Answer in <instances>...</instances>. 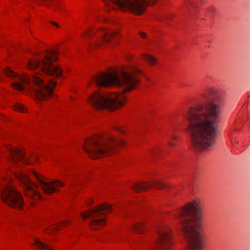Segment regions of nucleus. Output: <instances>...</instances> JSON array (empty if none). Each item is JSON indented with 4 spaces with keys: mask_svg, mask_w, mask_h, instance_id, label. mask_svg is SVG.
Wrapping results in <instances>:
<instances>
[{
    "mask_svg": "<svg viewBox=\"0 0 250 250\" xmlns=\"http://www.w3.org/2000/svg\"><path fill=\"white\" fill-rule=\"evenodd\" d=\"M206 96L211 99L206 104L190 106L185 115L188 122L186 130L190 135L192 146L200 151L210 149L215 144L222 113L218 90L209 88Z\"/></svg>",
    "mask_w": 250,
    "mask_h": 250,
    "instance_id": "obj_1",
    "label": "nucleus"
},
{
    "mask_svg": "<svg viewBox=\"0 0 250 250\" xmlns=\"http://www.w3.org/2000/svg\"><path fill=\"white\" fill-rule=\"evenodd\" d=\"M139 73L140 71L134 68L131 71L112 70L98 73L92 77V82L98 86H114L119 88L120 91L118 94L112 95L95 92L88 98V102L97 109L111 110L121 106L125 101V97L122 94L130 91L138 83L139 81L135 74Z\"/></svg>",
    "mask_w": 250,
    "mask_h": 250,
    "instance_id": "obj_2",
    "label": "nucleus"
},
{
    "mask_svg": "<svg viewBox=\"0 0 250 250\" xmlns=\"http://www.w3.org/2000/svg\"><path fill=\"white\" fill-rule=\"evenodd\" d=\"M201 213L198 201L178 209L174 213L187 241V250H201L203 248L206 237L201 229Z\"/></svg>",
    "mask_w": 250,
    "mask_h": 250,
    "instance_id": "obj_3",
    "label": "nucleus"
},
{
    "mask_svg": "<svg viewBox=\"0 0 250 250\" xmlns=\"http://www.w3.org/2000/svg\"><path fill=\"white\" fill-rule=\"evenodd\" d=\"M3 75L15 80L11 85L15 88L22 91L25 87L23 84L27 85L28 88L32 91L39 100H43L52 95L53 88L56 83L52 80H48L45 83L38 76L34 75L30 77L27 75L19 76L9 68H5L3 71Z\"/></svg>",
    "mask_w": 250,
    "mask_h": 250,
    "instance_id": "obj_4",
    "label": "nucleus"
},
{
    "mask_svg": "<svg viewBox=\"0 0 250 250\" xmlns=\"http://www.w3.org/2000/svg\"><path fill=\"white\" fill-rule=\"evenodd\" d=\"M124 143L122 139H116L111 135H97L85 141L83 148L91 158L96 159L113 154L115 148L122 147Z\"/></svg>",
    "mask_w": 250,
    "mask_h": 250,
    "instance_id": "obj_5",
    "label": "nucleus"
},
{
    "mask_svg": "<svg viewBox=\"0 0 250 250\" xmlns=\"http://www.w3.org/2000/svg\"><path fill=\"white\" fill-rule=\"evenodd\" d=\"M45 53L46 55L42 62L36 59L29 60L27 64L28 68L30 69L37 68L45 75L55 78L62 76V68L52 64L53 62L58 59L56 56L58 53V52L56 50H46Z\"/></svg>",
    "mask_w": 250,
    "mask_h": 250,
    "instance_id": "obj_6",
    "label": "nucleus"
},
{
    "mask_svg": "<svg viewBox=\"0 0 250 250\" xmlns=\"http://www.w3.org/2000/svg\"><path fill=\"white\" fill-rule=\"evenodd\" d=\"M82 36L87 39L94 38L92 43L89 44L90 46H100L102 45L112 46L119 36L116 31L105 29H101L98 31L88 30Z\"/></svg>",
    "mask_w": 250,
    "mask_h": 250,
    "instance_id": "obj_7",
    "label": "nucleus"
},
{
    "mask_svg": "<svg viewBox=\"0 0 250 250\" xmlns=\"http://www.w3.org/2000/svg\"><path fill=\"white\" fill-rule=\"evenodd\" d=\"M111 210V206L105 203L82 213L81 216L83 219L89 218V225L92 229H98L99 227L104 226L105 223V213Z\"/></svg>",
    "mask_w": 250,
    "mask_h": 250,
    "instance_id": "obj_8",
    "label": "nucleus"
},
{
    "mask_svg": "<svg viewBox=\"0 0 250 250\" xmlns=\"http://www.w3.org/2000/svg\"><path fill=\"white\" fill-rule=\"evenodd\" d=\"M0 196L3 202L9 206L15 208H22L23 205L22 197L14 188H2L0 191Z\"/></svg>",
    "mask_w": 250,
    "mask_h": 250,
    "instance_id": "obj_9",
    "label": "nucleus"
},
{
    "mask_svg": "<svg viewBox=\"0 0 250 250\" xmlns=\"http://www.w3.org/2000/svg\"><path fill=\"white\" fill-rule=\"evenodd\" d=\"M173 237L168 228H159L157 226V250H170Z\"/></svg>",
    "mask_w": 250,
    "mask_h": 250,
    "instance_id": "obj_10",
    "label": "nucleus"
},
{
    "mask_svg": "<svg viewBox=\"0 0 250 250\" xmlns=\"http://www.w3.org/2000/svg\"><path fill=\"white\" fill-rule=\"evenodd\" d=\"M7 149L10 154L11 161L14 165L18 166L17 163L18 161H21L25 165H29L30 164L28 159L24 156V154L21 150L10 147H7Z\"/></svg>",
    "mask_w": 250,
    "mask_h": 250,
    "instance_id": "obj_11",
    "label": "nucleus"
},
{
    "mask_svg": "<svg viewBox=\"0 0 250 250\" xmlns=\"http://www.w3.org/2000/svg\"><path fill=\"white\" fill-rule=\"evenodd\" d=\"M33 174L37 178L39 184L35 188H39L38 186H41L42 188H55L61 187L64 186V184L60 181L57 180H51L49 181H46L42 175H40L37 173L34 172Z\"/></svg>",
    "mask_w": 250,
    "mask_h": 250,
    "instance_id": "obj_12",
    "label": "nucleus"
},
{
    "mask_svg": "<svg viewBox=\"0 0 250 250\" xmlns=\"http://www.w3.org/2000/svg\"><path fill=\"white\" fill-rule=\"evenodd\" d=\"M15 177L23 185H26V188H30V181L26 174L22 171H18L16 172L15 173Z\"/></svg>",
    "mask_w": 250,
    "mask_h": 250,
    "instance_id": "obj_13",
    "label": "nucleus"
},
{
    "mask_svg": "<svg viewBox=\"0 0 250 250\" xmlns=\"http://www.w3.org/2000/svg\"><path fill=\"white\" fill-rule=\"evenodd\" d=\"M35 247L39 250H54V249L46 243L42 242L40 239L37 238H34Z\"/></svg>",
    "mask_w": 250,
    "mask_h": 250,
    "instance_id": "obj_14",
    "label": "nucleus"
},
{
    "mask_svg": "<svg viewBox=\"0 0 250 250\" xmlns=\"http://www.w3.org/2000/svg\"><path fill=\"white\" fill-rule=\"evenodd\" d=\"M27 191L29 192L34 199H40L41 198L40 194L35 190V188H26Z\"/></svg>",
    "mask_w": 250,
    "mask_h": 250,
    "instance_id": "obj_15",
    "label": "nucleus"
},
{
    "mask_svg": "<svg viewBox=\"0 0 250 250\" xmlns=\"http://www.w3.org/2000/svg\"><path fill=\"white\" fill-rule=\"evenodd\" d=\"M132 229L135 230L136 232L141 233L143 232L144 229V225L142 223H139L133 225Z\"/></svg>",
    "mask_w": 250,
    "mask_h": 250,
    "instance_id": "obj_16",
    "label": "nucleus"
},
{
    "mask_svg": "<svg viewBox=\"0 0 250 250\" xmlns=\"http://www.w3.org/2000/svg\"><path fill=\"white\" fill-rule=\"evenodd\" d=\"M144 59L147 61L150 64L154 65L155 63V59L152 56L149 55H145L143 57Z\"/></svg>",
    "mask_w": 250,
    "mask_h": 250,
    "instance_id": "obj_17",
    "label": "nucleus"
},
{
    "mask_svg": "<svg viewBox=\"0 0 250 250\" xmlns=\"http://www.w3.org/2000/svg\"><path fill=\"white\" fill-rule=\"evenodd\" d=\"M70 222L69 221H66L59 223L56 226L53 227V229L59 230L62 227H66L68 224H70Z\"/></svg>",
    "mask_w": 250,
    "mask_h": 250,
    "instance_id": "obj_18",
    "label": "nucleus"
},
{
    "mask_svg": "<svg viewBox=\"0 0 250 250\" xmlns=\"http://www.w3.org/2000/svg\"><path fill=\"white\" fill-rule=\"evenodd\" d=\"M14 108L15 110L21 112H25L26 110L24 107L21 104H17Z\"/></svg>",
    "mask_w": 250,
    "mask_h": 250,
    "instance_id": "obj_19",
    "label": "nucleus"
},
{
    "mask_svg": "<svg viewBox=\"0 0 250 250\" xmlns=\"http://www.w3.org/2000/svg\"><path fill=\"white\" fill-rule=\"evenodd\" d=\"M147 186H148L146 182L137 183L134 186L133 188H147Z\"/></svg>",
    "mask_w": 250,
    "mask_h": 250,
    "instance_id": "obj_20",
    "label": "nucleus"
},
{
    "mask_svg": "<svg viewBox=\"0 0 250 250\" xmlns=\"http://www.w3.org/2000/svg\"><path fill=\"white\" fill-rule=\"evenodd\" d=\"M173 17H174V15L173 14H172V13H168V14H167L165 16L164 18L168 22H170V21H171L172 20Z\"/></svg>",
    "mask_w": 250,
    "mask_h": 250,
    "instance_id": "obj_21",
    "label": "nucleus"
},
{
    "mask_svg": "<svg viewBox=\"0 0 250 250\" xmlns=\"http://www.w3.org/2000/svg\"><path fill=\"white\" fill-rule=\"evenodd\" d=\"M45 193L48 194L56 191V188H42Z\"/></svg>",
    "mask_w": 250,
    "mask_h": 250,
    "instance_id": "obj_22",
    "label": "nucleus"
},
{
    "mask_svg": "<svg viewBox=\"0 0 250 250\" xmlns=\"http://www.w3.org/2000/svg\"><path fill=\"white\" fill-rule=\"evenodd\" d=\"M235 131V129L234 128H231L230 130L229 131L228 134L230 137L232 133Z\"/></svg>",
    "mask_w": 250,
    "mask_h": 250,
    "instance_id": "obj_23",
    "label": "nucleus"
},
{
    "mask_svg": "<svg viewBox=\"0 0 250 250\" xmlns=\"http://www.w3.org/2000/svg\"><path fill=\"white\" fill-rule=\"evenodd\" d=\"M178 138V136L174 133H173L172 134H171V138L172 139V140H176Z\"/></svg>",
    "mask_w": 250,
    "mask_h": 250,
    "instance_id": "obj_24",
    "label": "nucleus"
},
{
    "mask_svg": "<svg viewBox=\"0 0 250 250\" xmlns=\"http://www.w3.org/2000/svg\"><path fill=\"white\" fill-rule=\"evenodd\" d=\"M43 3L46 5H49V3L47 2V1H52V0H41Z\"/></svg>",
    "mask_w": 250,
    "mask_h": 250,
    "instance_id": "obj_25",
    "label": "nucleus"
},
{
    "mask_svg": "<svg viewBox=\"0 0 250 250\" xmlns=\"http://www.w3.org/2000/svg\"><path fill=\"white\" fill-rule=\"evenodd\" d=\"M140 35L142 38H145L146 36V33L142 32H140Z\"/></svg>",
    "mask_w": 250,
    "mask_h": 250,
    "instance_id": "obj_26",
    "label": "nucleus"
},
{
    "mask_svg": "<svg viewBox=\"0 0 250 250\" xmlns=\"http://www.w3.org/2000/svg\"><path fill=\"white\" fill-rule=\"evenodd\" d=\"M51 23L52 24H53V25L56 26V27H59V25L57 23H55V22H51Z\"/></svg>",
    "mask_w": 250,
    "mask_h": 250,
    "instance_id": "obj_27",
    "label": "nucleus"
},
{
    "mask_svg": "<svg viewBox=\"0 0 250 250\" xmlns=\"http://www.w3.org/2000/svg\"><path fill=\"white\" fill-rule=\"evenodd\" d=\"M168 145L170 146H174V144L171 142H168Z\"/></svg>",
    "mask_w": 250,
    "mask_h": 250,
    "instance_id": "obj_28",
    "label": "nucleus"
},
{
    "mask_svg": "<svg viewBox=\"0 0 250 250\" xmlns=\"http://www.w3.org/2000/svg\"><path fill=\"white\" fill-rule=\"evenodd\" d=\"M0 80L4 81L3 77H2V73H0Z\"/></svg>",
    "mask_w": 250,
    "mask_h": 250,
    "instance_id": "obj_29",
    "label": "nucleus"
},
{
    "mask_svg": "<svg viewBox=\"0 0 250 250\" xmlns=\"http://www.w3.org/2000/svg\"><path fill=\"white\" fill-rule=\"evenodd\" d=\"M118 131H122V130H121V129L120 128H118L116 129Z\"/></svg>",
    "mask_w": 250,
    "mask_h": 250,
    "instance_id": "obj_30",
    "label": "nucleus"
},
{
    "mask_svg": "<svg viewBox=\"0 0 250 250\" xmlns=\"http://www.w3.org/2000/svg\"><path fill=\"white\" fill-rule=\"evenodd\" d=\"M213 10V8H212V7H210V8L209 9V10Z\"/></svg>",
    "mask_w": 250,
    "mask_h": 250,
    "instance_id": "obj_31",
    "label": "nucleus"
},
{
    "mask_svg": "<svg viewBox=\"0 0 250 250\" xmlns=\"http://www.w3.org/2000/svg\"><path fill=\"white\" fill-rule=\"evenodd\" d=\"M35 159L37 160L38 159V157L37 156H35Z\"/></svg>",
    "mask_w": 250,
    "mask_h": 250,
    "instance_id": "obj_32",
    "label": "nucleus"
}]
</instances>
